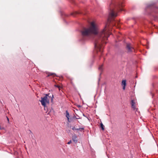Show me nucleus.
I'll return each instance as SVG.
<instances>
[{
    "label": "nucleus",
    "mask_w": 158,
    "mask_h": 158,
    "mask_svg": "<svg viewBox=\"0 0 158 158\" xmlns=\"http://www.w3.org/2000/svg\"><path fill=\"white\" fill-rule=\"evenodd\" d=\"M106 26L101 31L98 32V28L94 22L91 23L90 27L87 28H84L81 31V40L85 41L90 37L91 35L93 36L94 41V47L97 52H102L103 44L106 43V40L109 36L110 32L106 28Z\"/></svg>",
    "instance_id": "1"
},
{
    "label": "nucleus",
    "mask_w": 158,
    "mask_h": 158,
    "mask_svg": "<svg viewBox=\"0 0 158 158\" xmlns=\"http://www.w3.org/2000/svg\"><path fill=\"white\" fill-rule=\"evenodd\" d=\"M122 2L118 0H112L108 8L109 16L107 19L108 23H110L114 18L117 16V11H122L123 9Z\"/></svg>",
    "instance_id": "2"
},
{
    "label": "nucleus",
    "mask_w": 158,
    "mask_h": 158,
    "mask_svg": "<svg viewBox=\"0 0 158 158\" xmlns=\"http://www.w3.org/2000/svg\"><path fill=\"white\" fill-rule=\"evenodd\" d=\"M156 9H157V8L155 7V3H154L148 4L146 7V10L148 11L150 10L152 12H156L155 10Z\"/></svg>",
    "instance_id": "3"
},
{
    "label": "nucleus",
    "mask_w": 158,
    "mask_h": 158,
    "mask_svg": "<svg viewBox=\"0 0 158 158\" xmlns=\"http://www.w3.org/2000/svg\"><path fill=\"white\" fill-rule=\"evenodd\" d=\"M41 100L40 101V102H41L42 105L44 106V109H45L46 106V103H49V99L47 97H46V96L41 97Z\"/></svg>",
    "instance_id": "4"
},
{
    "label": "nucleus",
    "mask_w": 158,
    "mask_h": 158,
    "mask_svg": "<svg viewBox=\"0 0 158 158\" xmlns=\"http://www.w3.org/2000/svg\"><path fill=\"white\" fill-rule=\"evenodd\" d=\"M126 49L127 53H131L134 50V48L132 47L131 44L127 43L126 45Z\"/></svg>",
    "instance_id": "5"
},
{
    "label": "nucleus",
    "mask_w": 158,
    "mask_h": 158,
    "mask_svg": "<svg viewBox=\"0 0 158 158\" xmlns=\"http://www.w3.org/2000/svg\"><path fill=\"white\" fill-rule=\"evenodd\" d=\"M46 74H48L47 77H48L50 76H53L54 77L56 75V74L54 73H50V72H46Z\"/></svg>",
    "instance_id": "6"
},
{
    "label": "nucleus",
    "mask_w": 158,
    "mask_h": 158,
    "mask_svg": "<svg viewBox=\"0 0 158 158\" xmlns=\"http://www.w3.org/2000/svg\"><path fill=\"white\" fill-rule=\"evenodd\" d=\"M135 102H134L133 100H131V107L134 110L135 109Z\"/></svg>",
    "instance_id": "7"
},
{
    "label": "nucleus",
    "mask_w": 158,
    "mask_h": 158,
    "mask_svg": "<svg viewBox=\"0 0 158 158\" xmlns=\"http://www.w3.org/2000/svg\"><path fill=\"white\" fill-rule=\"evenodd\" d=\"M72 139L73 141L75 143H77V137L75 135L72 137Z\"/></svg>",
    "instance_id": "8"
},
{
    "label": "nucleus",
    "mask_w": 158,
    "mask_h": 158,
    "mask_svg": "<svg viewBox=\"0 0 158 158\" xmlns=\"http://www.w3.org/2000/svg\"><path fill=\"white\" fill-rule=\"evenodd\" d=\"M126 85V81L125 80H123L122 81V85L123 86V89L124 90L125 88V86Z\"/></svg>",
    "instance_id": "9"
},
{
    "label": "nucleus",
    "mask_w": 158,
    "mask_h": 158,
    "mask_svg": "<svg viewBox=\"0 0 158 158\" xmlns=\"http://www.w3.org/2000/svg\"><path fill=\"white\" fill-rule=\"evenodd\" d=\"M65 115L67 118H69V117H70V116L69 112H68V110H66L65 112Z\"/></svg>",
    "instance_id": "10"
},
{
    "label": "nucleus",
    "mask_w": 158,
    "mask_h": 158,
    "mask_svg": "<svg viewBox=\"0 0 158 158\" xmlns=\"http://www.w3.org/2000/svg\"><path fill=\"white\" fill-rule=\"evenodd\" d=\"M77 131H80L81 132H82V131L84 132L83 130L84 129V128L80 127L79 128H77Z\"/></svg>",
    "instance_id": "11"
},
{
    "label": "nucleus",
    "mask_w": 158,
    "mask_h": 158,
    "mask_svg": "<svg viewBox=\"0 0 158 158\" xmlns=\"http://www.w3.org/2000/svg\"><path fill=\"white\" fill-rule=\"evenodd\" d=\"M101 123H100V127L101 128L102 130H104V126L103 125L101 121H100Z\"/></svg>",
    "instance_id": "12"
},
{
    "label": "nucleus",
    "mask_w": 158,
    "mask_h": 158,
    "mask_svg": "<svg viewBox=\"0 0 158 158\" xmlns=\"http://www.w3.org/2000/svg\"><path fill=\"white\" fill-rule=\"evenodd\" d=\"M48 98H51V102H52L53 101V100L54 98L53 95L52 94V96L51 95L50 96H49V97H48Z\"/></svg>",
    "instance_id": "13"
},
{
    "label": "nucleus",
    "mask_w": 158,
    "mask_h": 158,
    "mask_svg": "<svg viewBox=\"0 0 158 158\" xmlns=\"http://www.w3.org/2000/svg\"><path fill=\"white\" fill-rule=\"evenodd\" d=\"M77 128H76L75 127H73L72 128V129L74 131H77Z\"/></svg>",
    "instance_id": "14"
},
{
    "label": "nucleus",
    "mask_w": 158,
    "mask_h": 158,
    "mask_svg": "<svg viewBox=\"0 0 158 158\" xmlns=\"http://www.w3.org/2000/svg\"><path fill=\"white\" fill-rule=\"evenodd\" d=\"M29 131L30 132L29 133V134L30 135H31L32 136V135H33V133H32V132H31V131L30 130H29Z\"/></svg>",
    "instance_id": "15"
},
{
    "label": "nucleus",
    "mask_w": 158,
    "mask_h": 158,
    "mask_svg": "<svg viewBox=\"0 0 158 158\" xmlns=\"http://www.w3.org/2000/svg\"><path fill=\"white\" fill-rule=\"evenodd\" d=\"M102 65L101 66H100L99 68H98V69L99 70H102Z\"/></svg>",
    "instance_id": "16"
},
{
    "label": "nucleus",
    "mask_w": 158,
    "mask_h": 158,
    "mask_svg": "<svg viewBox=\"0 0 158 158\" xmlns=\"http://www.w3.org/2000/svg\"><path fill=\"white\" fill-rule=\"evenodd\" d=\"M73 117H72V118H76L75 115L74 114H73Z\"/></svg>",
    "instance_id": "17"
},
{
    "label": "nucleus",
    "mask_w": 158,
    "mask_h": 158,
    "mask_svg": "<svg viewBox=\"0 0 158 158\" xmlns=\"http://www.w3.org/2000/svg\"><path fill=\"white\" fill-rule=\"evenodd\" d=\"M55 87H57L58 88H60V86L58 85H55Z\"/></svg>",
    "instance_id": "18"
},
{
    "label": "nucleus",
    "mask_w": 158,
    "mask_h": 158,
    "mask_svg": "<svg viewBox=\"0 0 158 158\" xmlns=\"http://www.w3.org/2000/svg\"><path fill=\"white\" fill-rule=\"evenodd\" d=\"M71 143H72V141L71 140H70L69 142H68L67 143V144H70Z\"/></svg>",
    "instance_id": "19"
},
{
    "label": "nucleus",
    "mask_w": 158,
    "mask_h": 158,
    "mask_svg": "<svg viewBox=\"0 0 158 158\" xmlns=\"http://www.w3.org/2000/svg\"><path fill=\"white\" fill-rule=\"evenodd\" d=\"M49 94H46L45 96H46V97H47V98H48V97H49Z\"/></svg>",
    "instance_id": "20"
},
{
    "label": "nucleus",
    "mask_w": 158,
    "mask_h": 158,
    "mask_svg": "<svg viewBox=\"0 0 158 158\" xmlns=\"http://www.w3.org/2000/svg\"><path fill=\"white\" fill-rule=\"evenodd\" d=\"M72 119H68V122H70L71 121H72Z\"/></svg>",
    "instance_id": "21"
},
{
    "label": "nucleus",
    "mask_w": 158,
    "mask_h": 158,
    "mask_svg": "<svg viewBox=\"0 0 158 158\" xmlns=\"http://www.w3.org/2000/svg\"><path fill=\"white\" fill-rule=\"evenodd\" d=\"M82 13L81 12H77V14H81Z\"/></svg>",
    "instance_id": "22"
},
{
    "label": "nucleus",
    "mask_w": 158,
    "mask_h": 158,
    "mask_svg": "<svg viewBox=\"0 0 158 158\" xmlns=\"http://www.w3.org/2000/svg\"><path fill=\"white\" fill-rule=\"evenodd\" d=\"M77 106L78 107H81V106L80 105H78Z\"/></svg>",
    "instance_id": "23"
},
{
    "label": "nucleus",
    "mask_w": 158,
    "mask_h": 158,
    "mask_svg": "<svg viewBox=\"0 0 158 158\" xmlns=\"http://www.w3.org/2000/svg\"><path fill=\"white\" fill-rule=\"evenodd\" d=\"M7 121H8V122L9 123V119H7Z\"/></svg>",
    "instance_id": "24"
},
{
    "label": "nucleus",
    "mask_w": 158,
    "mask_h": 158,
    "mask_svg": "<svg viewBox=\"0 0 158 158\" xmlns=\"http://www.w3.org/2000/svg\"><path fill=\"white\" fill-rule=\"evenodd\" d=\"M152 97H153V94H152Z\"/></svg>",
    "instance_id": "25"
},
{
    "label": "nucleus",
    "mask_w": 158,
    "mask_h": 158,
    "mask_svg": "<svg viewBox=\"0 0 158 158\" xmlns=\"http://www.w3.org/2000/svg\"><path fill=\"white\" fill-rule=\"evenodd\" d=\"M6 118H7V119H8V118L7 117V116H6Z\"/></svg>",
    "instance_id": "26"
},
{
    "label": "nucleus",
    "mask_w": 158,
    "mask_h": 158,
    "mask_svg": "<svg viewBox=\"0 0 158 158\" xmlns=\"http://www.w3.org/2000/svg\"><path fill=\"white\" fill-rule=\"evenodd\" d=\"M142 117H140V118H141Z\"/></svg>",
    "instance_id": "27"
}]
</instances>
